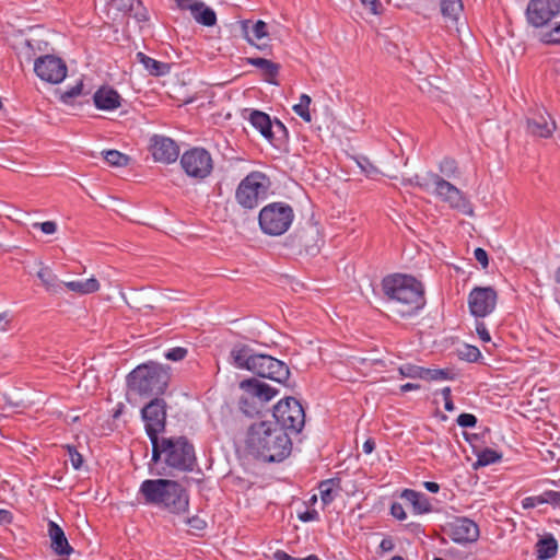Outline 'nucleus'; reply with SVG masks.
<instances>
[{
    "mask_svg": "<svg viewBox=\"0 0 560 560\" xmlns=\"http://www.w3.org/2000/svg\"><path fill=\"white\" fill-rule=\"evenodd\" d=\"M441 14L447 27H456L463 13L462 0H439Z\"/></svg>",
    "mask_w": 560,
    "mask_h": 560,
    "instance_id": "nucleus-25",
    "label": "nucleus"
},
{
    "mask_svg": "<svg viewBox=\"0 0 560 560\" xmlns=\"http://www.w3.org/2000/svg\"><path fill=\"white\" fill-rule=\"evenodd\" d=\"M476 332L481 341H483V342L491 341L490 332L483 322L476 323Z\"/></svg>",
    "mask_w": 560,
    "mask_h": 560,
    "instance_id": "nucleus-51",
    "label": "nucleus"
},
{
    "mask_svg": "<svg viewBox=\"0 0 560 560\" xmlns=\"http://www.w3.org/2000/svg\"><path fill=\"white\" fill-rule=\"evenodd\" d=\"M176 7L183 11H189L194 20L203 26H214L217 24V14L213 9L206 5L200 0H174Z\"/></svg>",
    "mask_w": 560,
    "mask_h": 560,
    "instance_id": "nucleus-19",
    "label": "nucleus"
},
{
    "mask_svg": "<svg viewBox=\"0 0 560 560\" xmlns=\"http://www.w3.org/2000/svg\"><path fill=\"white\" fill-rule=\"evenodd\" d=\"M83 90V82L80 80L77 82L73 86L66 90L61 95L60 100L61 102L68 104L70 101L79 95H81Z\"/></svg>",
    "mask_w": 560,
    "mask_h": 560,
    "instance_id": "nucleus-43",
    "label": "nucleus"
},
{
    "mask_svg": "<svg viewBox=\"0 0 560 560\" xmlns=\"http://www.w3.org/2000/svg\"><path fill=\"white\" fill-rule=\"evenodd\" d=\"M231 359L235 368L250 371L260 377L269 378L278 383H284L290 375L285 363L271 355L254 353V351L246 346L233 348Z\"/></svg>",
    "mask_w": 560,
    "mask_h": 560,
    "instance_id": "nucleus-4",
    "label": "nucleus"
},
{
    "mask_svg": "<svg viewBox=\"0 0 560 560\" xmlns=\"http://www.w3.org/2000/svg\"><path fill=\"white\" fill-rule=\"evenodd\" d=\"M37 277L39 278V280L42 281L43 285L46 288L47 291L54 293L58 292L60 282L50 268L42 267L37 272Z\"/></svg>",
    "mask_w": 560,
    "mask_h": 560,
    "instance_id": "nucleus-33",
    "label": "nucleus"
},
{
    "mask_svg": "<svg viewBox=\"0 0 560 560\" xmlns=\"http://www.w3.org/2000/svg\"><path fill=\"white\" fill-rule=\"evenodd\" d=\"M145 432L149 438L159 435L165 429L166 404L162 398H154L141 410Z\"/></svg>",
    "mask_w": 560,
    "mask_h": 560,
    "instance_id": "nucleus-16",
    "label": "nucleus"
},
{
    "mask_svg": "<svg viewBox=\"0 0 560 560\" xmlns=\"http://www.w3.org/2000/svg\"><path fill=\"white\" fill-rule=\"evenodd\" d=\"M542 504V501L540 499V495H532V497H526L523 499L522 501V506L524 509H534L538 505H541Z\"/></svg>",
    "mask_w": 560,
    "mask_h": 560,
    "instance_id": "nucleus-54",
    "label": "nucleus"
},
{
    "mask_svg": "<svg viewBox=\"0 0 560 560\" xmlns=\"http://www.w3.org/2000/svg\"><path fill=\"white\" fill-rule=\"evenodd\" d=\"M10 318L7 313L0 314V331H7L9 329Z\"/></svg>",
    "mask_w": 560,
    "mask_h": 560,
    "instance_id": "nucleus-60",
    "label": "nucleus"
},
{
    "mask_svg": "<svg viewBox=\"0 0 560 560\" xmlns=\"http://www.w3.org/2000/svg\"><path fill=\"white\" fill-rule=\"evenodd\" d=\"M559 13L560 0H530L526 9V19L532 26L542 27Z\"/></svg>",
    "mask_w": 560,
    "mask_h": 560,
    "instance_id": "nucleus-14",
    "label": "nucleus"
},
{
    "mask_svg": "<svg viewBox=\"0 0 560 560\" xmlns=\"http://www.w3.org/2000/svg\"><path fill=\"white\" fill-rule=\"evenodd\" d=\"M164 462L167 466L190 471L196 463L194 445L185 436L162 438Z\"/></svg>",
    "mask_w": 560,
    "mask_h": 560,
    "instance_id": "nucleus-9",
    "label": "nucleus"
},
{
    "mask_svg": "<svg viewBox=\"0 0 560 560\" xmlns=\"http://www.w3.org/2000/svg\"><path fill=\"white\" fill-rule=\"evenodd\" d=\"M423 486H424V488H425L428 491H430V492H432V493H436V492H439V490H440V486H439V483L433 482V481H425V482L423 483Z\"/></svg>",
    "mask_w": 560,
    "mask_h": 560,
    "instance_id": "nucleus-63",
    "label": "nucleus"
},
{
    "mask_svg": "<svg viewBox=\"0 0 560 560\" xmlns=\"http://www.w3.org/2000/svg\"><path fill=\"white\" fill-rule=\"evenodd\" d=\"M94 105L101 110H114L118 108L121 103V97L112 88L103 86L100 88L93 95Z\"/></svg>",
    "mask_w": 560,
    "mask_h": 560,
    "instance_id": "nucleus-24",
    "label": "nucleus"
},
{
    "mask_svg": "<svg viewBox=\"0 0 560 560\" xmlns=\"http://www.w3.org/2000/svg\"><path fill=\"white\" fill-rule=\"evenodd\" d=\"M555 130L556 122L545 109H539L527 118V132L533 136L549 138Z\"/></svg>",
    "mask_w": 560,
    "mask_h": 560,
    "instance_id": "nucleus-21",
    "label": "nucleus"
},
{
    "mask_svg": "<svg viewBox=\"0 0 560 560\" xmlns=\"http://www.w3.org/2000/svg\"><path fill=\"white\" fill-rule=\"evenodd\" d=\"M246 447L250 454L268 463L285 459L292 451L288 432L273 421L254 422L247 430Z\"/></svg>",
    "mask_w": 560,
    "mask_h": 560,
    "instance_id": "nucleus-1",
    "label": "nucleus"
},
{
    "mask_svg": "<svg viewBox=\"0 0 560 560\" xmlns=\"http://www.w3.org/2000/svg\"><path fill=\"white\" fill-rule=\"evenodd\" d=\"M557 550L558 544L552 536L538 540L536 545L537 558L540 560H547L555 557Z\"/></svg>",
    "mask_w": 560,
    "mask_h": 560,
    "instance_id": "nucleus-32",
    "label": "nucleus"
},
{
    "mask_svg": "<svg viewBox=\"0 0 560 560\" xmlns=\"http://www.w3.org/2000/svg\"><path fill=\"white\" fill-rule=\"evenodd\" d=\"M382 289L393 310L402 317L416 314L425 304L423 285L411 276H387L382 281Z\"/></svg>",
    "mask_w": 560,
    "mask_h": 560,
    "instance_id": "nucleus-2",
    "label": "nucleus"
},
{
    "mask_svg": "<svg viewBox=\"0 0 560 560\" xmlns=\"http://www.w3.org/2000/svg\"><path fill=\"white\" fill-rule=\"evenodd\" d=\"M452 375L450 370L444 369H425L424 368V378L427 381H443L451 380Z\"/></svg>",
    "mask_w": 560,
    "mask_h": 560,
    "instance_id": "nucleus-40",
    "label": "nucleus"
},
{
    "mask_svg": "<svg viewBox=\"0 0 560 560\" xmlns=\"http://www.w3.org/2000/svg\"><path fill=\"white\" fill-rule=\"evenodd\" d=\"M248 24L249 21L242 22V31L244 33L245 39L247 40L248 44L255 45L257 48L261 49V46L256 45L254 40H261L268 37L269 32L267 23L261 20L256 21L252 26V35H249L248 32Z\"/></svg>",
    "mask_w": 560,
    "mask_h": 560,
    "instance_id": "nucleus-28",
    "label": "nucleus"
},
{
    "mask_svg": "<svg viewBox=\"0 0 560 560\" xmlns=\"http://www.w3.org/2000/svg\"><path fill=\"white\" fill-rule=\"evenodd\" d=\"M168 370V366L153 361L140 364L128 374V387L141 396L161 395L170 381Z\"/></svg>",
    "mask_w": 560,
    "mask_h": 560,
    "instance_id": "nucleus-5",
    "label": "nucleus"
},
{
    "mask_svg": "<svg viewBox=\"0 0 560 560\" xmlns=\"http://www.w3.org/2000/svg\"><path fill=\"white\" fill-rule=\"evenodd\" d=\"M62 284L71 292L80 295L94 293L100 290V282L96 278L92 277L85 280H74L62 282Z\"/></svg>",
    "mask_w": 560,
    "mask_h": 560,
    "instance_id": "nucleus-29",
    "label": "nucleus"
},
{
    "mask_svg": "<svg viewBox=\"0 0 560 560\" xmlns=\"http://www.w3.org/2000/svg\"><path fill=\"white\" fill-rule=\"evenodd\" d=\"M436 173L428 172L425 175H415L413 177H410L407 179V183L409 185L417 186L424 191H430L432 186L431 175H435Z\"/></svg>",
    "mask_w": 560,
    "mask_h": 560,
    "instance_id": "nucleus-39",
    "label": "nucleus"
},
{
    "mask_svg": "<svg viewBox=\"0 0 560 560\" xmlns=\"http://www.w3.org/2000/svg\"><path fill=\"white\" fill-rule=\"evenodd\" d=\"M447 535L454 542L466 545L475 542L478 539L479 527L474 521L467 517H457L448 523Z\"/></svg>",
    "mask_w": 560,
    "mask_h": 560,
    "instance_id": "nucleus-18",
    "label": "nucleus"
},
{
    "mask_svg": "<svg viewBox=\"0 0 560 560\" xmlns=\"http://www.w3.org/2000/svg\"><path fill=\"white\" fill-rule=\"evenodd\" d=\"M497 302L498 293L492 287H475L467 299L469 312L476 318L492 314Z\"/></svg>",
    "mask_w": 560,
    "mask_h": 560,
    "instance_id": "nucleus-12",
    "label": "nucleus"
},
{
    "mask_svg": "<svg viewBox=\"0 0 560 560\" xmlns=\"http://www.w3.org/2000/svg\"><path fill=\"white\" fill-rule=\"evenodd\" d=\"M390 514L399 521H405L407 518V514L404 510V506L398 502L392 504Z\"/></svg>",
    "mask_w": 560,
    "mask_h": 560,
    "instance_id": "nucleus-53",
    "label": "nucleus"
},
{
    "mask_svg": "<svg viewBox=\"0 0 560 560\" xmlns=\"http://www.w3.org/2000/svg\"><path fill=\"white\" fill-rule=\"evenodd\" d=\"M475 259L483 267L487 268L489 265L488 254L483 248H476L474 252Z\"/></svg>",
    "mask_w": 560,
    "mask_h": 560,
    "instance_id": "nucleus-55",
    "label": "nucleus"
},
{
    "mask_svg": "<svg viewBox=\"0 0 560 560\" xmlns=\"http://www.w3.org/2000/svg\"><path fill=\"white\" fill-rule=\"evenodd\" d=\"M66 448H67L69 459H70L72 467L75 470H79L83 465L82 455L77 451V448L74 446L67 445Z\"/></svg>",
    "mask_w": 560,
    "mask_h": 560,
    "instance_id": "nucleus-44",
    "label": "nucleus"
},
{
    "mask_svg": "<svg viewBox=\"0 0 560 560\" xmlns=\"http://www.w3.org/2000/svg\"><path fill=\"white\" fill-rule=\"evenodd\" d=\"M243 394L240 398V409L247 416L258 413L264 404L276 397L279 390L257 378H248L240 383Z\"/></svg>",
    "mask_w": 560,
    "mask_h": 560,
    "instance_id": "nucleus-7",
    "label": "nucleus"
},
{
    "mask_svg": "<svg viewBox=\"0 0 560 560\" xmlns=\"http://www.w3.org/2000/svg\"><path fill=\"white\" fill-rule=\"evenodd\" d=\"M137 60L144 67V69L155 77L164 75L168 72L170 67L165 62L155 60L143 52L137 54Z\"/></svg>",
    "mask_w": 560,
    "mask_h": 560,
    "instance_id": "nucleus-30",
    "label": "nucleus"
},
{
    "mask_svg": "<svg viewBox=\"0 0 560 560\" xmlns=\"http://www.w3.org/2000/svg\"><path fill=\"white\" fill-rule=\"evenodd\" d=\"M139 494L143 503L153 505L172 514H184L189 509V495L186 489L171 479H145L141 482Z\"/></svg>",
    "mask_w": 560,
    "mask_h": 560,
    "instance_id": "nucleus-3",
    "label": "nucleus"
},
{
    "mask_svg": "<svg viewBox=\"0 0 560 560\" xmlns=\"http://www.w3.org/2000/svg\"><path fill=\"white\" fill-rule=\"evenodd\" d=\"M359 166L368 176H372L378 173L377 168L370 164L369 161L365 159L363 160V162H359Z\"/></svg>",
    "mask_w": 560,
    "mask_h": 560,
    "instance_id": "nucleus-57",
    "label": "nucleus"
},
{
    "mask_svg": "<svg viewBox=\"0 0 560 560\" xmlns=\"http://www.w3.org/2000/svg\"><path fill=\"white\" fill-rule=\"evenodd\" d=\"M114 5L119 10L135 11L141 7L139 0H114Z\"/></svg>",
    "mask_w": 560,
    "mask_h": 560,
    "instance_id": "nucleus-47",
    "label": "nucleus"
},
{
    "mask_svg": "<svg viewBox=\"0 0 560 560\" xmlns=\"http://www.w3.org/2000/svg\"><path fill=\"white\" fill-rule=\"evenodd\" d=\"M299 520L301 522L307 523V522H315L319 520V514L316 510H306L302 513H299L298 515Z\"/></svg>",
    "mask_w": 560,
    "mask_h": 560,
    "instance_id": "nucleus-52",
    "label": "nucleus"
},
{
    "mask_svg": "<svg viewBox=\"0 0 560 560\" xmlns=\"http://www.w3.org/2000/svg\"><path fill=\"white\" fill-rule=\"evenodd\" d=\"M398 371L402 377L420 378V380L424 378V368H422V366L407 363V364L400 365Z\"/></svg>",
    "mask_w": 560,
    "mask_h": 560,
    "instance_id": "nucleus-37",
    "label": "nucleus"
},
{
    "mask_svg": "<svg viewBox=\"0 0 560 560\" xmlns=\"http://www.w3.org/2000/svg\"><path fill=\"white\" fill-rule=\"evenodd\" d=\"M293 242L308 255H315L319 250L318 246V230L315 226L302 229L293 235Z\"/></svg>",
    "mask_w": 560,
    "mask_h": 560,
    "instance_id": "nucleus-22",
    "label": "nucleus"
},
{
    "mask_svg": "<svg viewBox=\"0 0 560 560\" xmlns=\"http://www.w3.org/2000/svg\"><path fill=\"white\" fill-rule=\"evenodd\" d=\"M275 560H296L298 558L291 557L283 550H277L273 552Z\"/></svg>",
    "mask_w": 560,
    "mask_h": 560,
    "instance_id": "nucleus-61",
    "label": "nucleus"
},
{
    "mask_svg": "<svg viewBox=\"0 0 560 560\" xmlns=\"http://www.w3.org/2000/svg\"><path fill=\"white\" fill-rule=\"evenodd\" d=\"M459 355L462 359H464L468 362H476L481 357V353L477 347L470 346V345H465L459 350Z\"/></svg>",
    "mask_w": 560,
    "mask_h": 560,
    "instance_id": "nucleus-41",
    "label": "nucleus"
},
{
    "mask_svg": "<svg viewBox=\"0 0 560 560\" xmlns=\"http://www.w3.org/2000/svg\"><path fill=\"white\" fill-rule=\"evenodd\" d=\"M294 219L292 207L284 202H272L265 206L258 215L261 231L271 236L284 234Z\"/></svg>",
    "mask_w": 560,
    "mask_h": 560,
    "instance_id": "nucleus-8",
    "label": "nucleus"
},
{
    "mask_svg": "<svg viewBox=\"0 0 560 560\" xmlns=\"http://www.w3.org/2000/svg\"><path fill=\"white\" fill-rule=\"evenodd\" d=\"M312 103V98L307 94H301L300 101L298 104L293 105V112L301 117L305 122L312 121V115L310 112V105Z\"/></svg>",
    "mask_w": 560,
    "mask_h": 560,
    "instance_id": "nucleus-34",
    "label": "nucleus"
},
{
    "mask_svg": "<svg viewBox=\"0 0 560 560\" xmlns=\"http://www.w3.org/2000/svg\"><path fill=\"white\" fill-rule=\"evenodd\" d=\"M501 459V454L491 448H485L479 452L477 456V464L479 466H488L494 464Z\"/></svg>",
    "mask_w": 560,
    "mask_h": 560,
    "instance_id": "nucleus-38",
    "label": "nucleus"
},
{
    "mask_svg": "<svg viewBox=\"0 0 560 560\" xmlns=\"http://www.w3.org/2000/svg\"><path fill=\"white\" fill-rule=\"evenodd\" d=\"M394 547L395 545L392 538H384L380 544V548L383 552H389Z\"/></svg>",
    "mask_w": 560,
    "mask_h": 560,
    "instance_id": "nucleus-59",
    "label": "nucleus"
},
{
    "mask_svg": "<svg viewBox=\"0 0 560 560\" xmlns=\"http://www.w3.org/2000/svg\"><path fill=\"white\" fill-rule=\"evenodd\" d=\"M375 448V442L372 439H368L362 446V450L365 454H371Z\"/></svg>",
    "mask_w": 560,
    "mask_h": 560,
    "instance_id": "nucleus-62",
    "label": "nucleus"
},
{
    "mask_svg": "<svg viewBox=\"0 0 560 560\" xmlns=\"http://www.w3.org/2000/svg\"><path fill=\"white\" fill-rule=\"evenodd\" d=\"M362 4L369 9L373 14H378L380 3L377 0H360Z\"/></svg>",
    "mask_w": 560,
    "mask_h": 560,
    "instance_id": "nucleus-58",
    "label": "nucleus"
},
{
    "mask_svg": "<svg viewBox=\"0 0 560 560\" xmlns=\"http://www.w3.org/2000/svg\"><path fill=\"white\" fill-rule=\"evenodd\" d=\"M273 423L284 432L300 433L305 424V412L299 400L288 397L273 408Z\"/></svg>",
    "mask_w": 560,
    "mask_h": 560,
    "instance_id": "nucleus-10",
    "label": "nucleus"
},
{
    "mask_svg": "<svg viewBox=\"0 0 560 560\" xmlns=\"http://www.w3.org/2000/svg\"><path fill=\"white\" fill-rule=\"evenodd\" d=\"M270 180L261 172H250L241 180L235 191L236 202L246 210L255 209L268 195Z\"/></svg>",
    "mask_w": 560,
    "mask_h": 560,
    "instance_id": "nucleus-6",
    "label": "nucleus"
},
{
    "mask_svg": "<svg viewBox=\"0 0 560 560\" xmlns=\"http://www.w3.org/2000/svg\"><path fill=\"white\" fill-rule=\"evenodd\" d=\"M48 536L51 540V549L59 556H69L73 548L69 545L63 529L54 521L48 522Z\"/></svg>",
    "mask_w": 560,
    "mask_h": 560,
    "instance_id": "nucleus-23",
    "label": "nucleus"
},
{
    "mask_svg": "<svg viewBox=\"0 0 560 560\" xmlns=\"http://www.w3.org/2000/svg\"><path fill=\"white\" fill-rule=\"evenodd\" d=\"M400 498L412 506L416 514H424L432 511V504L429 498L422 492L405 489Z\"/></svg>",
    "mask_w": 560,
    "mask_h": 560,
    "instance_id": "nucleus-26",
    "label": "nucleus"
},
{
    "mask_svg": "<svg viewBox=\"0 0 560 560\" xmlns=\"http://www.w3.org/2000/svg\"><path fill=\"white\" fill-rule=\"evenodd\" d=\"M320 500L324 505H329L336 498V490L340 489L339 479H327L320 481L319 486Z\"/></svg>",
    "mask_w": 560,
    "mask_h": 560,
    "instance_id": "nucleus-31",
    "label": "nucleus"
},
{
    "mask_svg": "<svg viewBox=\"0 0 560 560\" xmlns=\"http://www.w3.org/2000/svg\"><path fill=\"white\" fill-rule=\"evenodd\" d=\"M442 396H443V399H444V408H445V410L453 411L455 409V406H454V402L452 400L451 388L450 387H444L442 389Z\"/></svg>",
    "mask_w": 560,
    "mask_h": 560,
    "instance_id": "nucleus-56",
    "label": "nucleus"
},
{
    "mask_svg": "<svg viewBox=\"0 0 560 560\" xmlns=\"http://www.w3.org/2000/svg\"><path fill=\"white\" fill-rule=\"evenodd\" d=\"M34 71L36 75L47 83L58 84L67 77L66 62L55 55H45L35 59Z\"/></svg>",
    "mask_w": 560,
    "mask_h": 560,
    "instance_id": "nucleus-13",
    "label": "nucleus"
},
{
    "mask_svg": "<svg viewBox=\"0 0 560 560\" xmlns=\"http://www.w3.org/2000/svg\"><path fill=\"white\" fill-rule=\"evenodd\" d=\"M419 388H420L419 384L406 383V384L400 386V392L407 393V392H410V390H417Z\"/></svg>",
    "mask_w": 560,
    "mask_h": 560,
    "instance_id": "nucleus-64",
    "label": "nucleus"
},
{
    "mask_svg": "<svg viewBox=\"0 0 560 560\" xmlns=\"http://www.w3.org/2000/svg\"><path fill=\"white\" fill-rule=\"evenodd\" d=\"M432 186L429 192L447 203L454 209H464L467 206V199L460 189L446 180L443 176L431 175Z\"/></svg>",
    "mask_w": 560,
    "mask_h": 560,
    "instance_id": "nucleus-15",
    "label": "nucleus"
},
{
    "mask_svg": "<svg viewBox=\"0 0 560 560\" xmlns=\"http://www.w3.org/2000/svg\"><path fill=\"white\" fill-rule=\"evenodd\" d=\"M180 165L189 177L196 179L207 178L213 170L211 154L203 148H192L184 152Z\"/></svg>",
    "mask_w": 560,
    "mask_h": 560,
    "instance_id": "nucleus-11",
    "label": "nucleus"
},
{
    "mask_svg": "<svg viewBox=\"0 0 560 560\" xmlns=\"http://www.w3.org/2000/svg\"><path fill=\"white\" fill-rule=\"evenodd\" d=\"M540 39L545 44H560V23L551 31L542 34Z\"/></svg>",
    "mask_w": 560,
    "mask_h": 560,
    "instance_id": "nucleus-45",
    "label": "nucleus"
},
{
    "mask_svg": "<svg viewBox=\"0 0 560 560\" xmlns=\"http://www.w3.org/2000/svg\"><path fill=\"white\" fill-rule=\"evenodd\" d=\"M103 154L110 166H126L129 162V158L117 150L104 151Z\"/></svg>",
    "mask_w": 560,
    "mask_h": 560,
    "instance_id": "nucleus-35",
    "label": "nucleus"
},
{
    "mask_svg": "<svg viewBox=\"0 0 560 560\" xmlns=\"http://www.w3.org/2000/svg\"><path fill=\"white\" fill-rule=\"evenodd\" d=\"M152 444V462L158 463L161 458V455H164L162 439L159 440L158 435L153 438H149Z\"/></svg>",
    "mask_w": 560,
    "mask_h": 560,
    "instance_id": "nucleus-46",
    "label": "nucleus"
},
{
    "mask_svg": "<svg viewBox=\"0 0 560 560\" xmlns=\"http://www.w3.org/2000/svg\"><path fill=\"white\" fill-rule=\"evenodd\" d=\"M247 63L258 68L262 75L265 77V81L270 84H278L276 81V77L279 73L280 66L271 60L265 58H247Z\"/></svg>",
    "mask_w": 560,
    "mask_h": 560,
    "instance_id": "nucleus-27",
    "label": "nucleus"
},
{
    "mask_svg": "<svg viewBox=\"0 0 560 560\" xmlns=\"http://www.w3.org/2000/svg\"><path fill=\"white\" fill-rule=\"evenodd\" d=\"M248 121L270 143H272L277 132L284 133L287 131L284 125L280 120L272 122L268 114L257 109L250 110Z\"/></svg>",
    "mask_w": 560,
    "mask_h": 560,
    "instance_id": "nucleus-20",
    "label": "nucleus"
},
{
    "mask_svg": "<svg viewBox=\"0 0 560 560\" xmlns=\"http://www.w3.org/2000/svg\"><path fill=\"white\" fill-rule=\"evenodd\" d=\"M32 226L39 229L45 234H54L57 231V224L54 221L35 222Z\"/></svg>",
    "mask_w": 560,
    "mask_h": 560,
    "instance_id": "nucleus-50",
    "label": "nucleus"
},
{
    "mask_svg": "<svg viewBox=\"0 0 560 560\" xmlns=\"http://www.w3.org/2000/svg\"><path fill=\"white\" fill-rule=\"evenodd\" d=\"M187 355V349L182 347H176L167 350L164 354L165 359L171 361H180L185 359Z\"/></svg>",
    "mask_w": 560,
    "mask_h": 560,
    "instance_id": "nucleus-48",
    "label": "nucleus"
},
{
    "mask_svg": "<svg viewBox=\"0 0 560 560\" xmlns=\"http://www.w3.org/2000/svg\"><path fill=\"white\" fill-rule=\"evenodd\" d=\"M539 495L542 504H549L552 508H560V491L545 490Z\"/></svg>",
    "mask_w": 560,
    "mask_h": 560,
    "instance_id": "nucleus-42",
    "label": "nucleus"
},
{
    "mask_svg": "<svg viewBox=\"0 0 560 560\" xmlns=\"http://www.w3.org/2000/svg\"><path fill=\"white\" fill-rule=\"evenodd\" d=\"M439 171L446 178H455L458 174L457 162L454 159L445 158L440 162Z\"/></svg>",
    "mask_w": 560,
    "mask_h": 560,
    "instance_id": "nucleus-36",
    "label": "nucleus"
},
{
    "mask_svg": "<svg viewBox=\"0 0 560 560\" xmlns=\"http://www.w3.org/2000/svg\"><path fill=\"white\" fill-rule=\"evenodd\" d=\"M476 423L477 418L471 413H460L457 418V424L462 428H474Z\"/></svg>",
    "mask_w": 560,
    "mask_h": 560,
    "instance_id": "nucleus-49",
    "label": "nucleus"
},
{
    "mask_svg": "<svg viewBox=\"0 0 560 560\" xmlns=\"http://www.w3.org/2000/svg\"><path fill=\"white\" fill-rule=\"evenodd\" d=\"M149 151L155 162L171 164L178 159L179 148L177 143L165 136L153 135L149 139Z\"/></svg>",
    "mask_w": 560,
    "mask_h": 560,
    "instance_id": "nucleus-17",
    "label": "nucleus"
}]
</instances>
